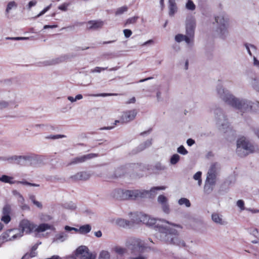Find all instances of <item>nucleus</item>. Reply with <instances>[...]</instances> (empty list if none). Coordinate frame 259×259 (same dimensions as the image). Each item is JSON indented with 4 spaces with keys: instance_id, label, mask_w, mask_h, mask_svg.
Returning <instances> with one entry per match:
<instances>
[{
    "instance_id": "nucleus-1",
    "label": "nucleus",
    "mask_w": 259,
    "mask_h": 259,
    "mask_svg": "<svg viewBox=\"0 0 259 259\" xmlns=\"http://www.w3.org/2000/svg\"><path fill=\"white\" fill-rule=\"evenodd\" d=\"M218 92L224 102L243 113L253 110L254 106L259 107L258 101L252 103L246 100H240L232 95L226 93L224 89H218Z\"/></svg>"
},
{
    "instance_id": "nucleus-2",
    "label": "nucleus",
    "mask_w": 259,
    "mask_h": 259,
    "mask_svg": "<svg viewBox=\"0 0 259 259\" xmlns=\"http://www.w3.org/2000/svg\"><path fill=\"white\" fill-rule=\"evenodd\" d=\"M257 150V146L252 144L244 137L240 138L237 141L236 152L241 157H245Z\"/></svg>"
},
{
    "instance_id": "nucleus-3",
    "label": "nucleus",
    "mask_w": 259,
    "mask_h": 259,
    "mask_svg": "<svg viewBox=\"0 0 259 259\" xmlns=\"http://www.w3.org/2000/svg\"><path fill=\"white\" fill-rule=\"evenodd\" d=\"M137 114V111L136 109L124 111L122 112L119 119L115 120L113 125L110 126L104 127L101 128L100 130H111L117 125L124 124L133 120Z\"/></svg>"
},
{
    "instance_id": "nucleus-4",
    "label": "nucleus",
    "mask_w": 259,
    "mask_h": 259,
    "mask_svg": "<svg viewBox=\"0 0 259 259\" xmlns=\"http://www.w3.org/2000/svg\"><path fill=\"white\" fill-rule=\"evenodd\" d=\"M196 24L192 20L187 22L186 25V35L179 34L176 35L175 40L177 42L185 40L188 44L193 42L194 37V32Z\"/></svg>"
},
{
    "instance_id": "nucleus-5",
    "label": "nucleus",
    "mask_w": 259,
    "mask_h": 259,
    "mask_svg": "<svg viewBox=\"0 0 259 259\" xmlns=\"http://www.w3.org/2000/svg\"><path fill=\"white\" fill-rule=\"evenodd\" d=\"M131 214L133 223L139 224L142 222L148 226H153L156 224V220L155 219L151 218L149 215L142 212H136Z\"/></svg>"
},
{
    "instance_id": "nucleus-6",
    "label": "nucleus",
    "mask_w": 259,
    "mask_h": 259,
    "mask_svg": "<svg viewBox=\"0 0 259 259\" xmlns=\"http://www.w3.org/2000/svg\"><path fill=\"white\" fill-rule=\"evenodd\" d=\"M168 233L165 235V240L167 243L176 244L180 246H185V243L179 237L178 231L175 229H170Z\"/></svg>"
},
{
    "instance_id": "nucleus-7",
    "label": "nucleus",
    "mask_w": 259,
    "mask_h": 259,
    "mask_svg": "<svg viewBox=\"0 0 259 259\" xmlns=\"http://www.w3.org/2000/svg\"><path fill=\"white\" fill-rule=\"evenodd\" d=\"M128 244V248L134 253L142 252L146 247L142 241L135 238L130 239Z\"/></svg>"
},
{
    "instance_id": "nucleus-8",
    "label": "nucleus",
    "mask_w": 259,
    "mask_h": 259,
    "mask_svg": "<svg viewBox=\"0 0 259 259\" xmlns=\"http://www.w3.org/2000/svg\"><path fill=\"white\" fill-rule=\"evenodd\" d=\"M36 227V225L27 219L21 220L19 225V228L22 233L26 234H29L35 231Z\"/></svg>"
},
{
    "instance_id": "nucleus-9",
    "label": "nucleus",
    "mask_w": 259,
    "mask_h": 259,
    "mask_svg": "<svg viewBox=\"0 0 259 259\" xmlns=\"http://www.w3.org/2000/svg\"><path fill=\"white\" fill-rule=\"evenodd\" d=\"M143 193L137 190H123V195H122V200H135L139 197H143Z\"/></svg>"
},
{
    "instance_id": "nucleus-10",
    "label": "nucleus",
    "mask_w": 259,
    "mask_h": 259,
    "mask_svg": "<svg viewBox=\"0 0 259 259\" xmlns=\"http://www.w3.org/2000/svg\"><path fill=\"white\" fill-rule=\"evenodd\" d=\"M215 20L217 23L220 24L219 27L218 28V31H220L221 37L224 38L225 34H228V31L227 30L228 21L225 19L224 16L215 17Z\"/></svg>"
},
{
    "instance_id": "nucleus-11",
    "label": "nucleus",
    "mask_w": 259,
    "mask_h": 259,
    "mask_svg": "<svg viewBox=\"0 0 259 259\" xmlns=\"http://www.w3.org/2000/svg\"><path fill=\"white\" fill-rule=\"evenodd\" d=\"M76 255H80L81 259H95L96 256L89 251V249L85 246H80L76 250Z\"/></svg>"
},
{
    "instance_id": "nucleus-12",
    "label": "nucleus",
    "mask_w": 259,
    "mask_h": 259,
    "mask_svg": "<svg viewBox=\"0 0 259 259\" xmlns=\"http://www.w3.org/2000/svg\"><path fill=\"white\" fill-rule=\"evenodd\" d=\"M216 175L207 174L206 182L204 185V190L207 193H210L213 190V186L215 183Z\"/></svg>"
},
{
    "instance_id": "nucleus-13",
    "label": "nucleus",
    "mask_w": 259,
    "mask_h": 259,
    "mask_svg": "<svg viewBox=\"0 0 259 259\" xmlns=\"http://www.w3.org/2000/svg\"><path fill=\"white\" fill-rule=\"evenodd\" d=\"M12 212L11 207L9 204H6L2 209V216L1 221L6 224H8L11 221L10 214Z\"/></svg>"
},
{
    "instance_id": "nucleus-14",
    "label": "nucleus",
    "mask_w": 259,
    "mask_h": 259,
    "mask_svg": "<svg viewBox=\"0 0 259 259\" xmlns=\"http://www.w3.org/2000/svg\"><path fill=\"white\" fill-rule=\"evenodd\" d=\"M98 156V154L90 153L87 155H84L80 157H77L73 158L71 161L69 163V165L79 163H82L87 160L91 159Z\"/></svg>"
},
{
    "instance_id": "nucleus-15",
    "label": "nucleus",
    "mask_w": 259,
    "mask_h": 259,
    "mask_svg": "<svg viewBox=\"0 0 259 259\" xmlns=\"http://www.w3.org/2000/svg\"><path fill=\"white\" fill-rule=\"evenodd\" d=\"M14 229H10L2 233L0 236V242H5L16 238L17 236L14 234Z\"/></svg>"
},
{
    "instance_id": "nucleus-16",
    "label": "nucleus",
    "mask_w": 259,
    "mask_h": 259,
    "mask_svg": "<svg viewBox=\"0 0 259 259\" xmlns=\"http://www.w3.org/2000/svg\"><path fill=\"white\" fill-rule=\"evenodd\" d=\"M103 24L104 22L101 20H90L87 23V28L88 30H96L102 28Z\"/></svg>"
},
{
    "instance_id": "nucleus-17",
    "label": "nucleus",
    "mask_w": 259,
    "mask_h": 259,
    "mask_svg": "<svg viewBox=\"0 0 259 259\" xmlns=\"http://www.w3.org/2000/svg\"><path fill=\"white\" fill-rule=\"evenodd\" d=\"M73 181L86 180L89 178V175L85 171H81L76 174L70 177Z\"/></svg>"
},
{
    "instance_id": "nucleus-18",
    "label": "nucleus",
    "mask_w": 259,
    "mask_h": 259,
    "mask_svg": "<svg viewBox=\"0 0 259 259\" xmlns=\"http://www.w3.org/2000/svg\"><path fill=\"white\" fill-rule=\"evenodd\" d=\"M38 246V244H34L31 248L30 253H26L22 258V259H27L29 257H33L36 255L37 252L36 251Z\"/></svg>"
},
{
    "instance_id": "nucleus-19",
    "label": "nucleus",
    "mask_w": 259,
    "mask_h": 259,
    "mask_svg": "<svg viewBox=\"0 0 259 259\" xmlns=\"http://www.w3.org/2000/svg\"><path fill=\"white\" fill-rule=\"evenodd\" d=\"M168 9L169 16H172L177 11V7L175 0L168 1Z\"/></svg>"
},
{
    "instance_id": "nucleus-20",
    "label": "nucleus",
    "mask_w": 259,
    "mask_h": 259,
    "mask_svg": "<svg viewBox=\"0 0 259 259\" xmlns=\"http://www.w3.org/2000/svg\"><path fill=\"white\" fill-rule=\"evenodd\" d=\"M123 195L122 189H116L112 193V197L116 200H122V195Z\"/></svg>"
},
{
    "instance_id": "nucleus-21",
    "label": "nucleus",
    "mask_w": 259,
    "mask_h": 259,
    "mask_svg": "<svg viewBox=\"0 0 259 259\" xmlns=\"http://www.w3.org/2000/svg\"><path fill=\"white\" fill-rule=\"evenodd\" d=\"M51 226L47 224H41L38 226H36L35 229V232L39 233L44 232L51 229Z\"/></svg>"
},
{
    "instance_id": "nucleus-22",
    "label": "nucleus",
    "mask_w": 259,
    "mask_h": 259,
    "mask_svg": "<svg viewBox=\"0 0 259 259\" xmlns=\"http://www.w3.org/2000/svg\"><path fill=\"white\" fill-rule=\"evenodd\" d=\"M116 224L120 227L125 228L131 225V222L124 219H119L116 220Z\"/></svg>"
},
{
    "instance_id": "nucleus-23",
    "label": "nucleus",
    "mask_w": 259,
    "mask_h": 259,
    "mask_svg": "<svg viewBox=\"0 0 259 259\" xmlns=\"http://www.w3.org/2000/svg\"><path fill=\"white\" fill-rule=\"evenodd\" d=\"M91 230V227L90 225H85L80 227L78 231L81 234H87Z\"/></svg>"
},
{
    "instance_id": "nucleus-24",
    "label": "nucleus",
    "mask_w": 259,
    "mask_h": 259,
    "mask_svg": "<svg viewBox=\"0 0 259 259\" xmlns=\"http://www.w3.org/2000/svg\"><path fill=\"white\" fill-rule=\"evenodd\" d=\"M13 179V178L12 177L7 175H3L0 177V181L5 183L13 184L14 182L12 181Z\"/></svg>"
},
{
    "instance_id": "nucleus-25",
    "label": "nucleus",
    "mask_w": 259,
    "mask_h": 259,
    "mask_svg": "<svg viewBox=\"0 0 259 259\" xmlns=\"http://www.w3.org/2000/svg\"><path fill=\"white\" fill-rule=\"evenodd\" d=\"M29 199L32 202L33 204L37 206L38 208L40 209L42 208V205L41 203L36 200L35 196L34 195H30Z\"/></svg>"
},
{
    "instance_id": "nucleus-26",
    "label": "nucleus",
    "mask_w": 259,
    "mask_h": 259,
    "mask_svg": "<svg viewBox=\"0 0 259 259\" xmlns=\"http://www.w3.org/2000/svg\"><path fill=\"white\" fill-rule=\"evenodd\" d=\"M212 220L213 222H214L216 223H218L220 224H223V221L221 217L219 215L218 213H214L212 214L211 215Z\"/></svg>"
},
{
    "instance_id": "nucleus-27",
    "label": "nucleus",
    "mask_w": 259,
    "mask_h": 259,
    "mask_svg": "<svg viewBox=\"0 0 259 259\" xmlns=\"http://www.w3.org/2000/svg\"><path fill=\"white\" fill-rule=\"evenodd\" d=\"M179 204L181 205L185 204L187 207H190L191 206V203L190 201L185 198H182L179 200Z\"/></svg>"
},
{
    "instance_id": "nucleus-28",
    "label": "nucleus",
    "mask_w": 259,
    "mask_h": 259,
    "mask_svg": "<svg viewBox=\"0 0 259 259\" xmlns=\"http://www.w3.org/2000/svg\"><path fill=\"white\" fill-rule=\"evenodd\" d=\"M17 6V5L14 1H12V2H9L7 5V8L6 10V13L7 14H8L10 12V10L12 8H16Z\"/></svg>"
},
{
    "instance_id": "nucleus-29",
    "label": "nucleus",
    "mask_w": 259,
    "mask_h": 259,
    "mask_svg": "<svg viewBox=\"0 0 259 259\" xmlns=\"http://www.w3.org/2000/svg\"><path fill=\"white\" fill-rule=\"evenodd\" d=\"M138 18H139V17L137 16H135V17L128 18V19L126 20V21L124 24V25L126 26L128 24L136 23L137 20L138 19Z\"/></svg>"
},
{
    "instance_id": "nucleus-30",
    "label": "nucleus",
    "mask_w": 259,
    "mask_h": 259,
    "mask_svg": "<svg viewBox=\"0 0 259 259\" xmlns=\"http://www.w3.org/2000/svg\"><path fill=\"white\" fill-rule=\"evenodd\" d=\"M110 254L109 253L105 250H103L101 252L99 256V259H109Z\"/></svg>"
},
{
    "instance_id": "nucleus-31",
    "label": "nucleus",
    "mask_w": 259,
    "mask_h": 259,
    "mask_svg": "<svg viewBox=\"0 0 259 259\" xmlns=\"http://www.w3.org/2000/svg\"><path fill=\"white\" fill-rule=\"evenodd\" d=\"M179 160L180 156L177 154H174L170 158V163L172 164H175L179 162Z\"/></svg>"
},
{
    "instance_id": "nucleus-32",
    "label": "nucleus",
    "mask_w": 259,
    "mask_h": 259,
    "mask_svg": "<svg viewBox=\"0 0 259 259\" xmlns=\"http://www.w3.org/2000/svg\"><path fill=\"white\" fill-rule=\"evenodd\" d=\"M202 173L201 171L197 172L193 176V178L195 180H198V185L200 186L201 184L202 180L201 179Z\"/></svg>"
},
{
    "instance_id": "nucleus-33",
    "label": "nucleus",
    "mask_w": 259,
    "mask_h": 259,
    "mask_svg": "<svg viewBox=\"0 0 259 259\" xmlns=\"http://www.w3.org/2000/svg\"><path fill=\"white\" fill-rule=\"evenodd\" d=\"M70 3H64L58 7V9L62 11H66L68 10V7L70 6Z\"/></svg>"
},
{
    "instance_id": "nucleus-34",
    "label": "nucleus",
    "mask_w": 259,
    "mask_h": 259,
    "mask_svg": "<svg viewBox=\"0 0 259 259\" xmlns=\"http://www.w3.org/2000/svg\"><path fill=\"white\" fill-rule=\"evenodd\" d=\"M186 8L190 10H194L195 9V5L191 0H188L186 4Z\"/></svg>"
},
{
    "instance_id": "nucleus-35",
    "label": "nucleus",
    "mask_w": 259,
    "mask_h": 259,
    "mask_svg": "<svg viewBox=\"0 0 259 259\" xmlns=\"http://www.w3.org/2000/svg\"><path fill=\"white\" fill-rule=\"evenodd\" d=\"M128 8L126 6H123L118 8L115 12L116 15H120L127 11Z\"/></svg>"
},
{
    "instance_id": "nucleus-36",
    "label": "nucleus",
    "mask_w": 259,
    "mask_h": 259,
    "mask_svg": "<svg viewBox=\"0 0 259 259\" xmlns=\"http://www.w3.org/2000/svg\"><path fill=\"white\" fill-rule=\"evenodd\" d=\"M158 201L161 204L167 203V198L163 195H160L158 196Z\"/></svg>"
},
{
    "instance_id": "nucleus-37",
    "label": "nucleus",
    "mask_w": 259,
    "mask_h": 259,
    "mask_svg": "<svg viewBox=\"0 0 259 259\" xmlns=\"http://www.w3.org/2000/svg\"><path fill=\"white\" fill-rule=\"evenodd\" d=\"M178 152L183 155H186L188 153V151L185 148V147L181 145L178 148Z\"/></svg>"
},
{
    "instance_id": "nucleus-38",
    "label": "nucleus",
    "mask_w": 259,
    "mask_h": 259,
    "mask_svg": "<svg viewBox=\"0 0 259 259\" xmlns=\"http://www.w3.org/2000/svg\"><path fill=\"white\" fill-rule=\"evenodd\" d=\"M207 174H214L216 175V166L215 164H213L211 165Z\"/></svg>"
},
{
    "instance_id": "nucleus-39",
    "label": "nucleus",
    "mask_w": 259,
    "mask_h": 259,
    "mask_svg": "<svg viewBox=\"0 0 259 259\" xmlns=\"http://www.w3.org/2000/svg\"><path fill=\"white\" fill-rule=\"evenodd\" d=\"M115 251L118 254H122L126 252V249L120 247H116L115 248Z\"/></svg>"
},
{
    "instance_id": "nucleus-40",
    "label": "nucleus",
    "mask_w": 259,
    "mask_h": 259,
    "mask_svg": "<svg viewBox=\"0 0 259 259\" xmlns=\"http://www.w3.org/2000/svg\"><path fill=\"white\" fill-rule=\"evenodd\" d=\"M108 67H96L93 70H92V72H98L100 73L101 71H104L105 70H107Z\"/></svg>"
},
{
    "instance_id": "nucleus-41",
    "label": "nucleus",
    "mask_w": 259,
    "mask_h": 259,
    "mask_svg": "<svg viewBox=\"0 0 259 259\" xmlns=\"http://www.w3.org/2000/svg\"><path fill=\"white\" fill-rule=\"evenodd\" d=\"M237 205L241 209V210H244V202L242 200H239L237 202Z\"/></svg>"
},
{
    "instance_id": "nucleus-42",
    "label": "nucleus",
    "mask_w": 259,
    "mask_h": 259,
    "mask_svg": "<svg viewBox=\"0 0 259 259\" xmlns=\"http://www.w3.org/2000/svg\"><path fill=\"white\" fill-rule=\"evenodd\" d=\"M162 208L163 211L166 213H168L169 211V206L167 203L162 204Z\"/></svg>"
},
{
    "instance_id": "nucleus-43",
    "label": "nucleus",
    "mask_w": 259,
    "mask_h": 259,
    "mask_svg": "<svg viewBox=\"0 0 259 259\" xmlns=\"http://www.w3.org/2000/svg\"><path fill=\"white\" fill-rule=\"evenodd\" d=\"M52 5L51 4L50 5L46 7L44 10H42L38 14V16H41L45 14L50 8L52 7Z\"/></svg>"
},
{
    "instance_id": "nucleus-44",
    "label": "nucleus",
    "mask_w": 259,
    "mask_h": 259,
    "mask_svg": "<svg viewBox=\"0 0 259 259\" xmlns=\"http://www.w3.org/2000/svg\"><path fill=\"white\" fill-rule=\"evenodd\" d=\"M123 33L125 37L128 38L132 34V31L130 29H126L123 30Z\"/></svg>"
},
{
    "instance_id": "nucleus-45",
    "label": "nucleus",
    "mask_w": 259,
    "mask_h": 259,
    "mask_svg": "<svg viewBox=\"0 0 259 259\" xmlns=\"http://www.w3.org/2000/svg\"><path fill=\"white\" fill-rule=\"evenodd\" d=\"M20 183L25 185H28V186H30L38 187L39 186L38 184L31 183L28 182L27 181L20 182Z\"/></svg>"
},
{
    "instance_id": "nucleus-46",
    "label": "nucleus",
    "mask_w": 259,
    "mask_h": 259,
    "mask_svg": "<svg viewBox=\"0 0 259 259\" xmlns=\"http://www.w3.org/2000/svg\"><path fill=\"white\" fill-rule=\"evenodd\" d=\"M245 47H246V49L247 50V52H248V54L251 56H252V54H251V51L250 50L249 46L250 47H251L252 49H254L255 50H256L255 47L254 46H253V45H248L247 44H245Z\"/></svg>"
},
{
    "instance_id": "nucleus-47",
    "label": "nucleus",
    "mask_w": 259,
    "mask_h": 259,
    "mask_svg": "<svg viewBox=\"0 0 259 259\" xmlns=\"http://www.w3.org/2000/svg\"><path fill=\"white\" fill-rule=\"evenodd\" d=\"M117 94H111V93H102L99 95V96L101 97H107V96H116Z\"/></svg>"
},
{
    "instance_id": "nucleus-48",
    "label": "nucleus",
    "mask_w": 259,
    "mask_h": 259,
    "mask_svg": "<svg viewBox=\"0 0 259 259\" xmlns=\"http://www.w3.org/2000/svg\"><path fill=\"white\" fill-rule=\"evenodd\" d=\"M58 27L57 25H46L44 26V29H48V28H57Z\"/></svg>"
},
{
    "instance_id": "nucleus-49",
    "label": "nucleus",
    "mask_w": 259,
    "mask_h": 259,
    "mask_svg": "<svg viewBox=\"0 0 259 259\" xmlns=\"http://www.w3.org/2000/svg\"><path fill=\"white\" fill-rule=\"evenodd\" d=\"M194 143H195L194 140L192 139H189L187 141V143L188 145L189 146H191L192 145H193L194 144Z\"/></svg>"
},
{
    "instance_id": "nucleus-50",
    "label": "nucleus",
    "mask_w": 259,
    "mask_h": 259,
    "mask_svg": "<svg viewBox=\"0 0 259 259\" xmlns=\"http://www.w3.org/2000/svg\"><path fill=\"white\" fill-rule=\"evenodd\" d=\"M36 4V2L35 1H30L28 3L29 8H31L33 6H34Z\"/></svg>"
},
{
    "instance_id": "nucleus-51",
    "label": "nucleus",
    "mask_w": 259,
    "mask_h": 259,
    "mask_svg": "<svg viewBox=\"0 0 259 259\" xmlns=\"http://www.w3.org/2000/svg\"><path fill=\"white\" fill-rule=\"evenodd\" d=\"M65 136L64 135H57L56 136H53L50 137V138L52 139H59L61 138L64 137Z\"/></svg>"
},
{
    "instance_id": "nucleus-52",
    "label": "nucleus",
    "mask_w": 259,
    "mask_h": 259,
    "mask_svg": "<svg viewBox=\"0 0 259 259\" xmlns=\"http://www.w3.org/2000/svg\"><path fill=\"white\" fill-rule=\"evenodd\" d=\"M253 88L255 90H256L257 92H259V81H255V83L253 85Z\"/></svg>"
},
{
    "instance_id": "nucleus-53",
    "label": "nucleus",
    "mask_w": 259,
    "mask_h": 259,
    "mask_svg": "<svg viewBox=\"0 0 259 259\" xmlns=\"http://www.w3.org/2000/svg\"><path fill=\"white\" fill-rule=\"evenodd\" d=\"M253 64L255 66L259 67V61L255 57H253Z\"/></svg>"
},
{
    "instance_id": "nucleus-54",
    "label": "nucleus",
    "mask_w": 259,
    "mask_h": 259,
    "mask_svg": "<svg viewBox=\"0 0 259 259\" xmlns=\"http://www.w3.org/2000/svg\"><path fill=\"white\" fill-rule=\"evenodd\" d=\"M65 229L67 231H71V230H75L77 231V229L75 228L70 227L69 226H66L65 227Z\"/></svg>"
},
{
    "instance_id": "nucleus-55",
    "label": "nucleus",
    "mask_w": 259,
    "mask_h": 259,
    "mask_svg": "<svg viewBox=\"0 0 259 259\" xmlns=\"http://www.w3.org/2000/svg\"><path fill=\"white\" fill-rule=\"evenodd\" d=\"M165 189V187L164 186H160V187H156L152 188V191L153 190H164Z\"/></svg>"
},
{
    "instance_id": "nucleus-56",
    "label": "nucleus",
    "mask_w": 259,
    "mask_h": 259,
    "mask_svg": "<svg viewBox=\"0 0 259 259\" xmlns=\"http://www.w3.org/2000/svg\"><path fill=\"white\" fill-rule=\"evenodd\" d=\"M45 259H62L60 256L57 255H54L50 258H47Z\"/></svg>"
},
{
    "instance_id": "nucleus-57",
    "label": "nucleus",
    "mask_w": 259,
    "mask_h": 259,
    "mask_svg": "<svg viewBox=\"0 0 259 259\" xmlns=\"http://www.w3.org/2000/svg\"><path fill=\"white\" fill-rule=\"evenodd\" d=\"M8 106V103L6 102H0V108L6 107Z\"/></svg>"
},
{
    "instance_id": "nucleus-58",
    "label": "nucleus",
    "mask_w": 259,
    "mask_h": 259,
    "mask_svg": "<svg viewBox=\"0 0 259 259\" xmlns=\"http://www.w3.org/2000/svg\"><path fill=\"white\" fill-rule=\"evenodd\" d=\"M102 232L101 231H98L97 232H95V235L97 237H100L102 236Z\"/></svg>"
},
{
    "instance_id": "nucleus-59",
    "label": "nucleus",
    "mask_w": 259,
    "mask_h": 259,
    "mask_svg": "<svg viewBox=\"0 0 259 259\" xmlns=\"http://www.w3.org/2000/svg\"><path fill=\"white\" fill-rule=\"evenodd\" d=\"M153 40L152 39H150V40L145 42L142 45L145 46V45H147L149 44H153Z\"/></svg>"
},
{
    "instance_id": "nucleus-60",
    "label": "nucleus",
    "mask_w": 259,
    "mask_h": 259,
    "mask_svg": "<svg viewBox=\"0 0 259 259\" xmlns=\"http://www.w3.org/2000/svg\"><path fill=\"white\" fill-rule=\"evenodd\" d=\"M115 41H116V40H110V41H103V45H106V44L113 43V42H114Z\"/></svg>"
},
{
    "instance_id": "nucleus-61",
    "label": "nucleus",
    "mask_w": 259,
    "mask_h": 259,
    "mask_svg": "<svg viewBox=\"0 0 259 259\" xmlns=\"http://www.w3.org/2000/svg\"><path fill=\"white\" fill-rule=\"evenodd\" d=\"M82 98V96L81 94H78V95H76L75 98V101H76L77 100L81 99Z\"/></svg>"
},
{
    "instance_id": "nucleus-62",
    "label": "nucleus",
    "mask_w": 259,
    "mask_h": 259,
    "mask_svg": "<svg viewBox=\"0 0 259 259\" xmlns=\"http://www.w3.org/2000/svg\"><path fill=\"white\" fill-rule=\"evenodd\" d=\"M254 132L255 134L259 138V128L254 129Z\"/></svg>"
},
{
    "instance_id": "nucleus-63",
    "label": "nucleus",
    "mask_w": 259,
    "mask_h": 259,
    "mask_svg": "<svg viewBox=\"0 0 259 259\" xmlns=\"http://www.w3.org/2000/svg\"><path fill=\"white\" fill-rule=\"evenodd\" d=\"M65 259H76V257L74 255H69L66 256Z\"/></svg>"
},
{
    "instance_id": "nucleus-64",
    "label": "nucleus",
    "mask_w": 259,
    "mask_h": 259,
    "mask_svg": "<svg viewBox=\"0 0 259 259\" xmlns=\"http://www.w3.org/2000/svg\"><path fill=\"white\" fill-rule=\"evenodd\" d=\"M247 210L250 211L253 213H256L259 212V210L256 209H247Z\"/></svg>"
}]
</instances>
